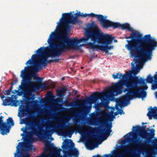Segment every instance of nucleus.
Returning a JSON list of instances; mask_svg holds the SVG:
<instances>
[{
    "mask_svg": "<svg viewBox=\"0 0 157 157\" xmlns=\"http://www.w3.org/2000/svg\"><path fill=\"white\" fill-rule=\"evenodd\" d=\"M147 61L139 60L135 64L132 62V70L128 71L123 75L120 72L117 73L116 75L113 74L112 77L114 79L119 78L121 80L109 87L108 88L109 92L107 94L98 92L92 94L90 96L89 102L94 103L100 99L102 105L106 107L108 105V100L109 98L121 93L124 85L126 87L124 89V92L127 91V92L122 98L119 99V104L121 106L124 105L127 101H130L136 98H145L147 92L144 90H147L148 86L145 83L144 79L142 78H139L136 75L140 71V68L142 67L143 63Z\"/></svg>",
    "mask_w": 157,
    "mask_h": 157,
    "instance_id": "nucleus-1",
    "label": "nucleus"
},
{
    "mask_svg": "<svg viewBox=\"0 0 157 157\" xmlns=\"http://www.w3.org/2000/svg\"><path fill=\"white\" fill-rule=\"evenodd\" d=\"M141 34L133 33L129 36H125L127 44L125 48L129 51L130 57H134L133 64L139 60H150L152 58L153 51L157 47V41L150 34L145 35L142 37Z\"/></svg>",
    "mask_w": 157,
    "mask_h": 157,
    "instance_id": "nucleus-2",
    "label": "nucleus"
},
{
    "mask_svg": "<svg viewBox=\"0 0 157 157\" xmlns=\"http://www.w3.org/2000/svg\"><path fill=\"white\" fill-rule=\"evenodd\" d=\"M102 33L98 27H95L94 30H85V37L80 39L75 38L70 39L67 37V34L64 35L61 38V41H56L54 44H51V47H55L56 49L55 53H54L55 56L59 55L65 51L68 50L71 47L76 50H78L82 46L87 45L90 49L96 50H100L101 45L95 44L97 42H94L92 40V37L93 34H98Z\"/></svg>",
    "mask_w": 157,
    "mask_h": 157,
    "instance_id": "nucleus-3",
    "label": "nucleus"
},
{
    "mask_svg": "<svg viewBox=\"0 0 157 157\" xmlns=\"http://www.w3.org/2000/svg\"><path fill=\"white\" fill-rule=\"evenodd\" d=\"M28 119L26 118L23 119L20 122L21 124H25V128L23 127L21 129L23 133L21 134L23 138L24 137V133H27V131L30 130L33 135L37 136L38 138L42 137L44 139H47L54 132L57 131L59 128H66L68 125L66 124L69 123V120L63 119L59 120L61 122L60 124L58 123L52 122L49 119L46 118H43L41 122L45 125V129H42V127H40V123L33 121L28 122Z\"/></svg>",
    "mask_w": 157,
    "mask_h": 157,
    "instance_id": "nucleus-4",
    "label": "nucleus"
},
{
    "mask_svg": "<svg viewBox=\"0 0 157 157\" xmlns=\"http://www.w3.org/2000/svg\"><path fill=\"white\" fill-rule=\"evenodd\" d=\"M80 12L76 13L75 17H73L71 12L63 13L59 21L57 23V25L56 29L50 35L48 39V43L53 45L56 41H61V38L66 34H67V37H68V33L71 32V27L68 24H75L78 21V17L80 16Z\"/></svg>",
    "mask_w": 157,
    "mask_h": 157,
    "instance_id": "nucleus-5",
    "label": "nucleus"
},
{
    "mask_svg": "<svg viewBox=\"0 0 157 157\" xmlns=\"http://www.w3.org/2000/svg\"><path fill=\"white\" fill-rule=\"evenodd\" d=\"M48 39L47 42L49 46L41 47L36 51V54H34L32 55L31 58L29 59L25 64H31L33 66V70L34 72L37 73L43 67H45L47 64L50 62H58L60 60V59H55L52 60L48 61V57H55L59 55L54 56V53L56 52V48L55 47H51L50 44L48 43Z\"/></svg>",
    "mask_w": 157,
    "mask_h": 157,
    "instance_id": "nucleus-6",
    "label": "nucleus"
},
{
    "mask_svg": "<svg viewBox=\"0 0 157 157\" xmlns=\"http://www.w3.org/2000/svg\"><path fill=\"white\" fill-rule=\"evenodd\" d=\"M33 67L30 66L25 67L24 69L21 71L20 76L23 79L22 82L20 86H22L27 88L26 90L24 92V94L28 96H30L33 92L36 90H39L40 88H44L46 86L43 84H41V87L37 85L35 82L31 81V78L30 77H28L27 72L30 71Z\"/></svg>",
    "mask_w": 157,
    "mask_h": 157,
    "instance_id": "nucleus-7",
    "label": "nucleus"
},
{
    "mask_svg": "<svg viewBox=\"0 0 157 157\" xmlns=\"http://www.w3.org/2000/svg\"><path fill=\"white\" fill-rule=\"evenodd\" d=\"M115 38L114 36L107 34H104L103 33L98 34L95 33L92 35V39L94 42H97L98 44H101L100 50L107 53L109 50L113 49V46H108V45L112 43L113 40Z\"/></svg>",
    "mask_w": 157,
    "mask_h": 157,
    "instance_id": "nucleus-8",
    "label": "nucleus"
},
{
    "mask_svg": "<svg viewBox=\"0 0 157 157\" xmlns=\"http://www.w3.org/2000/svg\"><path fill=\"white\" fill-rule=\"evenodd\" d=\"M146 126H137L136 127L133 126L132 127L133 130H136V132L137 133L139 136V138L137 137H135L134 139H132L129 136H132V132L128 133L129 135V136H128L126 138V142H131L133 141L134 143H136V142L134 141V140H138L139 138L141 137L142 139H147L149 138H152L154 137L155 134V130L154 129L152 128L150 129V132L148 133L147 132V130H146Z\"/></svg>",
    "mask_w": 157,
    "mask_h": 157,
    "instance_id": "nucleus-9",
    "label": "nucleus"
},
{
    "mask_svg": "<svg viewBox=\"0 0 157 157\" xmlns=\"http://www.w3.org/2000/svg\"><path fill=\"white\" fill-rule=\"evenodd\" d=\"M3 118L4 117L2 116L0 117V131L1 134L4 135L10 132V129L7 124L9 126H12L14 125V123L12 118L10 117L7 120V124L4 123L3 120Z\"/></svg>",
    "mask_w": 157,
    "mask_h": 157,
    "instance_id": "nucleus-10",
    "label": "nucleus"
},
{
    "mask_svg": "<svg viewBox=\"0 0 157 157\" xmlns=\"http://www.w3.org/2000/svg\"><path fill=\"white\" fill-rule=\"evenodd\" d=\"M32 147L33 146L30 144L24 145V143L23 142H19L16 147L17 149L15 153H14V157H29V153L24 154V151L21 148L25 147L27 150H31Z\"/></svg>",
    "mask_w": 157,
    "mask_h": 157,
    "instance_id": "nucleus-11",
    "label": "nucleus"
},
{
    "mask_svg": "<svg viewBox=\"0 0 157 157\" xmlns=\"http://www.w3.org/2000/svg\"><path fill=\"white\" fill-rule=\"evenodd\" d=\"M46 148L48 149H51L52 153L53 154H55L56 156L60 155V152L62 149L60 148L57 149L56 148L53 147V143H46L45 144Z\"/></svg>",
    "mask_w": 157,
    "mask_h": 157,
    "instance_id": "nucleus-12",
    "label": "nucleus"
},
{
    "mask_svg": "<svg viewBox=\"0 0 157 157\" xmlns=\"http://www.w3.org/2000/svg\"><path fill=\"white\" fill-rule=\"evenodd\" d=\"M112 127V123L110 122L109 124H107L105 127L101 130V132L102 134V136L104 138H105L104 140L106 139V137L109 136L112 132L111 128Z\"/></svg>",
    "mask_w": 157,
    "mask_h": 157,
    "instance_id": "nucleus-13",
    "label": "nucleus"
},
{
    "mask_svg": "<svg viewBox=\"0 0 157 157\" xmlns=\"http://www.w3.org/2000/svg\"><path fill=\"white\" fill-rule=\"evenodd\" d=\"M2 105L4 106L11 105L17 107L18 106L16 101L13 100L12 98L7 97L3 101Z\"/></svg>",
    "mask_w": 157,
    "mask_h": 157,
    "instance_id": "nucleus-14",
    "label": "nucleus"
},
{
    "mask_svg": "<svg viewBox=\"0 0 157 157\" xmlns=\"http://www.w3.org/2000/svg\"><path fill=\"white\" fill-rule=\"evenodd\" d=\"M112 116H113V113H102L98 118L99 124H103L105 120H110Z\"/></svg>",
    "mask_w": 157,
    "mask_h": 157,
    "instance_id": "nucleus-15",
    "label": "nucleus"
},
{
    "mask_svg": "<svg viewBox=\"0 0 157 157\" xmlns=\"http://www.w3.org/2000/svg\"><path fill=\"white\" fill-rule=\"evenodd\" d=\"M20 112L18 113V116L21 119L22 116H24L27 115L28 114L29 117H34V114L28 113V112L27 110L25 109V106L24 105H21L19 107Z\"/></svg>",
    "mask_w": 157,
    "mask_h": 157,
    "instance_id": "nucleus-16",
    "label": "nucleus"
},
{
    "mask_svg": "<svg viewBox=\"0 0 157 157\" xmlns=\"http://www.w3.org/2000/svg\"><path fill=\"white\" fill-rule=\"evenodd\" d=\"M99 21L104 28H108L111 27L112 21L104 18L103 15H102V17H101Z\"/></svg>",
    "mask_w": 157,
    "mask_h": 157,
    "instance_id": "nucleus-17",
    "label": "nucleus"
},
{
    "mask_svg": "<svg viewBox=\"0 0 157 157\" xmlns=\"http://www.w3.org/2000/svg\"><path fill=\"white\" fill-rule=\"evenodd\" d=\"M151 109L149 111L147 115L150 119H151L152 117L157 119V107H154L153 108L151 107Z\"/></svg>",
    "mask_w": 157,
    "mask_h": 157,
    "instance_id": "nucleus-18",
    "label": "nucleus"
},
{
    "mask_svg": "<svg viewBox=\"0 0 157 157\" xmlns=\"http://www.w3.org/2000/svg\"><path fill=\"white\" fill-rule=\"evenodd\" d=\"M153 148L150 150H143V151L146 152L147 155V156L150 157V156H151L152 155H154V150H157V139L153 140Z\"/></svg>",
    "mask_w": 157,
    "mask_h": 157,
    "instance_id": "nucleus-19",
    "label": "nucleus"
},
{
    "mask_svg": "<svg viewBox=\"0 0 157 157\" xmlns=\"http://www.w3.org/2000/svg\"><path fill=\"white\" fill-rule=\"evenodd\" d=\"M91 109V107H87L84 109L82 111H77L76 113L78 116H79L81 118H82L83 117H85L87 115Z\"/></svg>",
    "mask_w": 157,
    "mask_h": 157,
    "instance_id": "nucleus-20",
    "label": "nucleus"
},
{
    "mask_svg": "<svg viewBox=\"0 0 157 157\" xmlns=\"http://www.w3.org/2000/svg\"><path fill=\"white\" fill-rule=\"evenodd\" d=\"M124 96V95L121 97L119 98L116 101V105L115 107H116V109L117 110L119 111L117 113V114H120L121 115L122 114H124V113H123V112L122 110L119 109V108L118 107V106H119L121 108H122V107H124L126 105V103L127 102H128L129 103L130 101H126V102H125L124 104L122 106H121L120 104L119 103V99L122 98Z\"/></svg>",
    "mask_w": 157,
    "mask_h": 157,
    "instance_id": "nucleus-21",
    "label": "nucleus"
},
{
    "mask_svg": "<svg viewBox=\"0 0 157 157\" xmlns=\"http://www.w3.org/2000/svg\"><path fill=\"white\" fill-rule=\"evenodd\" d=\"M66 91V89L64 88H61L58 90L57 91V94L58 96L60 97H63Z\"/></svg>",
    "mask_w": 157,
    "mask_h": 157,
    "instance_id": "nucleus-22",
    "label": "nucleus"
},
{
    "mask_svg": "<svg viewBox=\"0 0 157 157\" xmlns=\"http://www.w3.org/2000/svg\"><path fill=\"white\" fill-rule=\"evenodd\" d=\"M121 27L122 30H125L127 29L128 31L130 32L132 31V29L130 25L127 23L121 25Z\"/></svg>",
    "mask_w": 157,
    "mask_h": 157,
    "instance_id": "nucleus-23",
    "label": "nucleus"
},
{
    "mask_svg": "<svg viewBox=\"0 0 157 157\" xmlns=\"http://www.w3.org/2000/svg\"><path fill=\"white\" fill-rule=\"evenodd\" d=\"M156 74L154 76V82L151 85V89L153 90H155L157 89V72H156Z\"/></svg>",
    "mask_w": 157,
    "mask_h": 157,
    "instance_id": "nucleus-24",
    "label": "nucleus"
},
{
    "mask_svg": "<svg viewBox=\"0 0 157 157\" xmlns=\"http://www.w3.org/2000/svg\"><path fill=\"white\" fill-rule=\"evenodd\" d=\"M60 133L61 135L65 137L67 136L69 134H70L69 136V137H71L73 132H68L65 131H60Z\"/></svg>",
    "mask_w": 157,
    "mask_h": 157,
    "instance_id": "nucleus-25",
    "label": "nucleus"
},
{
    "mask_svg": "<svg viewBox=\"0 0 157 157\" xmlns=\"http://www.w3.org/2000/svg\"><path fill=\"white\" fill-rule=\"evenodd\" d=\"M102 15H96L93 13H91L90 14H88V17H96L98 20L99 21L101 17H102Z\"/></svg>",
    "mask_w": 157,
    "mask_h": 157,
    "instance_id": "nucleus-26",
    "label": "nucleus"
},
{
    "mask_svg": "<svg viewBox=\"0 0 157 157\" xmlns=\"http://www.w3.org/2000/svg\"><path fill=\"white\" fill-rule=\"evenodd\" d=\"M111 27H113L114 29H116L121 27V24L118 22H113L112 21Z\"/></svg>",
    "mask_w": 157,
    "mask_h": 157,
    "instance_id": "nucleus-27",
    "label": "nucleus"
},
{
    "mask_svg": "<svg viewBox=\"0 0 157 157\" xmlns=\"http://www.w3.org/2000/svg\"><path fill=\"white\" fill-rule=\"evenodd\" d=\"M147 82L148 83L152 82L154 81L153 77L149 75L146 78Z\"/></svg>",
    "mask_w": 157,
    "mask_h": 157,
    "instance_id": "nucleus-28",
    "label": "nucleus"
},
{
    "mask_svg": "<svg viewBox=\"0 0 157 157\" xmlns=\"http://www.w3.org/2000/svg\"><path fill=\"white\" fill-rule=\"evenodd\" d=\"M102 113L101 112L97 110L96 113L94 112L93 113L92 115L93 117H98L100 114L102 115Z\"/></svg>",
    "mask_w": 157,
    "mask_h": 157,
    "instance_id": "nucleus-29",
    "label": "nucleus"
},
{
    "mask_svg": "<svg viewBox=\"0 0 157 157\" xmlns=\"http://www.w3.org/2000/svg\"><path fill=\"white\" fill-rule=\"evenodd\" d=\"M91 121L93 125H96L97 124H99V121L98 119H94L93 118H92Z\"/></svg>",
    "mask_w": 157,
    "mask_h": 157,
    "instance_id": "nucleus-30",
    "label": "nucleus"
},
{
    "mask_svg": "<svg viewBox=\"0 0 157 157\" xmlns=\"http://www.w3.org/2000/svg\"><path fill=\"white\" fill-rule=\"evenodd\" d=\"M10 90H7L4 91V93L5 95H9L10 94Z\"/></svg>",
    "mask_w": 157,
    "mask_h": 157,
    "instance_id": "nucleus-31",
    "label": "nucleus"
},
{
    "mask_svg": "<svg viewBox=\"0 0 157 157\" xmlns=\"http://www.w3.org/2000/svg\"><path fill=\"white\" fill-rule=\"evenodd\" d=\"M80 16L82 17H88V14L86 13L84 14L83 13H81Z\"/></svg>",
    "mask_w": 157,
    "mask_h": 157,
    "instance_id": "nucleus-32",
    "label": "nucleus"
},
{
    "mask_svg": "<svg viewBox=\"0 0 157 157\" xmlns=\"http://www.w3.org/2000/svg\"><path fill=\"white\" fill-rule=\"evenodd\" d=\"M48 155L47 154H43L42 155L40 156V157H48Z\"/></svg>",
    "mask_w": 157,
    "mask_h": 157,
    "instance_id": "nucleus-33",
    "label": "nucleus"
},
{
    "mask_svg": "<svg viewBox=\"0 0 157 157\" xmlns=\"http://www.w3.org/2000/svg\"><path fill=\"white\" fill-rule=\"evenodd\" d=\"M58 101L61 102L63 104L64 103V101L61 99L59 98L58 99Z\"/></svg>",
    "mask_w": 157,
    "mask_h": 157,
    "instance_id": "nucleus-34",
    "label": "nucleus"
},
{
    "mask_svg": "<svg viewBox=\"0 0 157 157\" xmlns=\"http://www.w3.org/2000/svg\"><path fill=\"white\" fill-rule=\"evenodd\" d=\"M94 128L92 127H90L89 129V132H91L94 130Z\"/></svg>",
    "mask_w": 157,
    "mask_h": 157,
    "instance_id": "nucleus-35",
    "label": "nucleus"
},
{
    "mask_svg": "<svg viewBox=\"0 0 157 157\" xmlns=\"http://www.w3.org/2000/svg\"><path fill=\"white\" fill-rule=\"evenodd\" d=\"M83 128L82 127H80L78 128V130L79 131H82L83 130Z\"/></svg>",
    "mask_w": 157,
    "mask_h": 157,
    "instance_id": "nucleus-36",
    "label": "nucleus"
},
{
    "mask_svg": "<svg viewBox=\"0 0 157 157\" xmlns=\"http://www.w3.org/2000/svg\"><path fill=\"white\" fill-rule=\"evenodd\" d=\"M138 145H139V146L140 148H141V149L142 148V146L143 145L141 144L140 143H138Z\"/></svg>",
    "mask_w": 157,
    "mask_h": 157,
    "instance_id": "nucleus-37",
    "label": "nucleus"
},
{
    "mask_svg": "<svg viewBox=\"0 0 157 157\" xmlns=\"http://www.w3.org/2000/svg\"><path fill=\"white\" fill-rule=\"evenodd\" d=\"M95 137H97V138H99L100 137V136L99 134H96L95 136Z\"/></svg>",
    "mask_w": 157,
    "mask_h": 157,
    "instance_id": "nucleus-38",
    "label": "nucleus"
},
{
    "mask_svg": "<svg viewBox=\"0 0 157 157\" xmlns=\"http://www.w3.org/2000/svg\"><path fill=\"white\" fill-rule=\"evenodd\" d=\"M32 76H35V77H36V75L34 73H33L32 74Z\"/></svg>",
    "mask_w": 157,
    "mask_h": 157,
    "instance_id": "nucleus-39",
    "label": "nucleus"
},
{
    "mask_svg": "<svg viewBox=\"0 0 157 157\" xmlns=\"http://www.w3.org/2000/svg\"><path fill=\"white\" fill-rule=\"evenodd\" d=\"M4 95H2L1 96V98L2 99H3L4 98Z\"/></svg>",
    "mask_w": 157,
    "mask_h": 157,
    "instance_id": "nucleus-40",
    "label": "nucleus"
},
{
    "mask_svg": "<svg viewBox=\"0 0 157 157\" xmlns=\"http://www.w3.org/2000/svg\"><path fill=\"white\" fill-rule=\"evenodd\" d=\"M73 104H73V103H72V102L71 103H70V105H71V106H73Z\"/></svg>",
    "mask_w": 157,
    "mask_h": 157,
    "instance_id": "nucleus-41",
    "label": "nucleus"
},
{
    "mask_svg": "<svg viewBox=\"0 0 157 157\" xmlns=\"http://www.w3.org/2000/svg\"><path fill=\"white\" fill-rule=\"evenodd\" d=\"M12 86H11L10 87V89L9 90H10V91H11V90H12Z\"/></svg>",
    "mask_w": 157,
    "mask_h": 157,
    "instance_id": "nucleus-42",
    "label": "nucleus"
},
{
    "mask_svg": "<svg viewBox=\"0 0 157 157\" xmlns=\"http://www.w3.org/2000/svg\"><path fill=\"white\" fill-rule=\"evenodd\" d=\"M114 42L115 43H116V42H117V40H116V39L114 40Z\"/></svg>",
    "mask_w": 157,
    "mask_h": 157,
    "instance_id": "nucleus-43",
    "label": "nucleus"
},
{
    "mask_svg": "<svg viewBox=\"0 0 157 157\" xmlns=\"http://www.w3.org/2000/svg\"><path fill=\"white\" fill-rule=\"evenodd\" d=\"M65 79V78L64 77H63L62 78V80H64Z\"/></svg>",
    "mask_w": 157,
    "mask_h": 157,
    "instance_id": "nucleus-44",
    "label": "nucleus"
},
{
    "mask_svg": "<svg viewBox=\"0 0 157 157\" xmlns=\"http://www.w3.org/2000/svg\"><path fill=\"white\" fill-rule=\"evenodd\" d=\"M100 144V143H99V144H98V143H96V147H97L98 145L99 144Z\"/></svg>",
    "mask_w": 157,
    "mask_h": 157,
    "instance_id": "nucleus-45",
    "label": "nucleus"
},
{
    "mask_svg": "<svg viewBox=\"0 0 157 157\" xmlns=\"http://www.w3.org/2000/svg\"><path fill=\"white\" fill-rule=\"evenodd\" d=\"M49 94L50 95H53L52 93H50Z\"/></svg>",
    "mask_w": 157,
    "mask_h": 157,
    "instance_id": "nucleus-46",
    "label": "nucleus"
},
{
    "mask_svg": "<svg viewBox=\"0 0 157 157\" xmlns=\"http://www.w3.org/2000/svg\"><path fill=\"white\" fill-rule=\"evenodd\" d=\"M33 104H34V103H35V101H33Z\"/></svg>",
    "mask_w": 157,
    "mask_h": 157,
    "instance_id": "nucleus-47",
    "label": "nucleus"
},
{
    "mask_svg": "<svg viewBox=\"0 0 157 157\" xmlns=\"http://www.w3.org/2000/svg\"><path fill=\"white\" fill-rule=\"evenodd\" d=\"M51 140H54L53 138L52 137L51 138Z\"/></svg>",
    "mask_w": 157,
    "mask_h": 157,
    "instance_id": "nucleus-48",
    "label": "nucleus"
},
{
    "mask_svg": "<svg viewBox=\"0 0 157 157\" xmlns=\"http://www.w3.org/2000/svg\"><path fill=\"white\" fill-rule=\"evenodd\" d=\"M155 95H156V98H157V93H156Z\"/></svg>",
    "mask_w": 157,
    "mask_h": 157,
    "instance_id": "nucleus-49",
    "label": "nucleus"
},
{
    "mask_svg": "<svg viewBox=\"0 0 157 157\" xmlns=\"http://www.w3.org/2000/svg\"><path fill=\"white\" fill-rule=\"evenodd\" d=\"M75 122H76V123H77L78 122V121L76 120L75 121Z\"/></svg>",
    "mask_w": 157,
    "mask_h": 157,
    "instance_id": "nucleus-50",
    "label": "nucleus"
},
{
    "mask_svg": "<svg viewBox=\"0 0 157 157\" xmlns=\"http://www.w3.org/2000/svg\"><path fill=\"white\" fill-rule=\"evenodd\" d=\"M139 141L140 142H141V141H142V140H139Z\"/></svg>",
    "mask_w": 157,
    "mask_h": 157,
    "instance_id": "nucleus-51",
    "label": "nucleus"
},
{
    "mask_svg": "<svg viewBox=\"0 0 157 157\" xmlns=\"http://www.w3.org/2000/svg\"><path fill=\"white\" fill-rule=\"evenodd\" d=\"M149 147V146H148V145H147V146H145V147Z\"/></svg>",
    "mask_w": 157,
    "mask_h": 157,
    "instance_id": "nucleus-52",
    "label": "nucleus"
},
{
    "mask_svg": "<svg viewBox=\"0 0 157 157\" xmlns=\"http://www.w3.org/2000/svg\"><path fill=\"white\" fill-rule=\"evenodd\" d=\"M104 18H106H106H107V16H105V17H104Z\"/></svg>",
    "mask_w": 157,
    "mask_h": 157,
    "instance_id": "nucleus-53",
    "label": "nucleus"
},
{
    "mask_svg": "<svg viewBox=\"0 0 157 157\" xmlns=\"http://www.w3.org/2000/svg\"><path fill=\"white\" fill-rule=\"evenodd\" d=\"M91 145V143H90V144H89V146H90V145Z\"/></svg>",
    "mask_w": 157,
    "mask_h": 157,
    "instance_id": "nucleus-54",
    "label": "nucleus"
},
{
    "mask_svg": "<svg viewBox=\"0 0 157 157\" xmlns=\"http://www.w3.org/2000/svg\"><path fill=\"white\" fill-rule=\"evenodd\" d=\"M77 91H76V92H75V94H77Z\"/></svg>",
    "mask_w": 157,
    "mask_h": 157,
    "instance_id": "nucleus-55",
    "label": "nucleus"
},
{
    "mask_svg": "<svg viewBox=\"0 0 157 157\" xmlns=\"http://www.w3.org/2000/svg\"><path fill=\"white\" fill-rule=\"evenodd\" d=\"M92 157H96V156H92Z\"/></svg>",
    "mask_w": 157,
    "mask_h": 157,
    "instance_id": "nucleus-56",
    "label": "nucleus"
},
{
    "mask_svg": "<svg viewBox=\"0 0 157 157\" xmlns=\"http://www.w3.org/2000/svg\"><path fill=\"white\" fill-rule=\"evenodd\" d=\"M142 124H144V123H143H143H142Z\"/></svg>",
    "mask_w": 157,
    "mask_h": 157,
    "instance_id": "nucleus-57",
    "label": "nucleus"
},
{
    "mask_svg": "<svg viewBox=\"0 0 157 157\" xmlns=\"http://www.w3.org/2000/svg\"><path fill=\"white\" fill-rule=\"evenodd\" d=\"M135 150V149H133V151H134Z\"/></svg>",
    "mask_w": 157,
    "mask_h": 157,
    "instance_id": "nucleus-58",
    "label": "nucleus"
},
{
    "mask_svg": "<svg viewBox=\"0 0 157 157\" xmlns=\"http://www.w3.org/2000/svg\"><path fill=\"white\" fill-rule=\"evenodd\" d=\"M94 144H95V143L94 142Z\"/></svg>",
    "mask_w": 157,
    "mask_h": 157,
    "instance_id": "nucleus-59",
    "label": "nucleus"
}]
</instances>
